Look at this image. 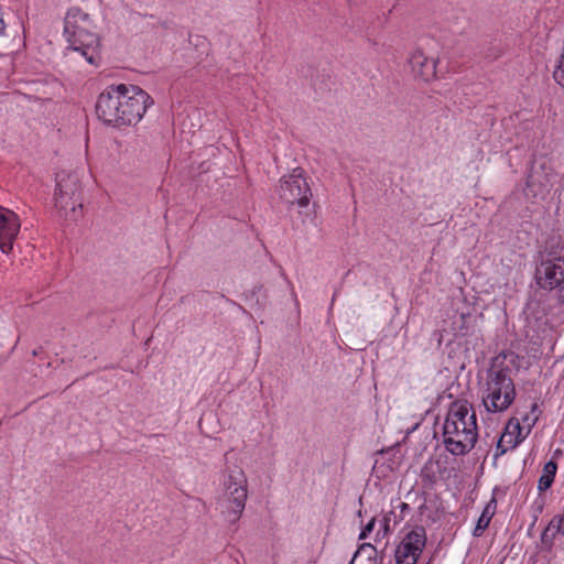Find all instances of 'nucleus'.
<instances>
[{"mask_svg":"<svg viewBox=\"0 0 564 564\" xmlns=\"http://www.w3.org/2000/svg\"><path fill=\"white\" fill-rule=\"evenodd\" d=\"M150 96L137 86H111L98 97L96 113L115 127L139 122L148 108Z\"/></svg>","mask_w":564,"mask_h":564,"instance_id":"1","label":"nucleus"},{"mask_svg":"<svg viewBox=\"0 0 564 564\" xmlns=\"http://www.w3.org/2000/svg\"><path fill=\"white\" fill-rule=\"evenodd\" d=\"M446 449L453 455H465L477 441L476 415H469L467 403H453L443 426Z\"/></svg>","mask_w":564,"mask_h":564,"instance_id":"2","label":"nucleus"},{"mask_svg":"<svg viewBox=\"0 0 564 564\" xmlns=\"http://www.w3.org/2000/svg\"><path fill=\"white\" fill-rule=\"evenodd\" d=\"M507 357L505 352L499 354L487 373L484 404L489 412L507 410L516 398L510 369L503 365Z\"/></svg>","mask_w":564,"mask_h":564,"instance_id":"3","label":"nucleus"},{"mask_svg":"<svg viewBox=\"0 0 564 564\" xmlns=\"http://www.w3.org/2000/svg\"><path fill=\"white\" fill-rule=\"evenodd\" d=\"M91 21L87 13L79 9H73L67 12L64 32L69 43L68 48L79 53L88 63L94 64L98 39L91 31Z\"/></svg>","mask_w":564,"mask_h":564,"instance_id":"4","label":"nucleus"},{"mask_svg":"<svg viewBox=\"0 0 564 564\" xmlns=\"http://www.w3.org/2000/svg\"><path fill=\"white\" fill-rule=\"evenodd\" d=\"M225 492L219 501L223 512L237 520L245 509L247 499V479L241 469L232 470L225 482Z\"/></svg>","mask_w":564,"mask_h":564,"instance_id":"5","label":"nucleus"},{"mask_svg":"<svg viewBox=\"0 0 564 564\" xmlns=\"http://www.w3.org/2000/svg\"><path fill=\"white\" fill-rule=\"evenodd\" d=\"M535 279L542 289H558L557 302L564 313V259L555 257L542 260L536 267Z\"/></svg>","mask_w":564,"mask_h":564,"instance_id":"6","label":"nucleus"},{"mask_svg":"<svg viewBox=\"0 0 564 564\" xmlns=\"http://www.w3.org/2000/svg\"><path fill=\"white\" fill-rule=\"evenodd\" d=\"M80 188L79 178L75 173L59 172L56 174L55 206L59 209L70 208L66 217L76 220L78 215L76 205L78 199L75 197Z\"/></svg>","mask_w":564,"mask_h":564,"instance_id":"7","label":"nucleus"},{"mask_svg":"<svg viewBox=\"0 0 564 564\" xmlns=\"http://www.w3.org/2000/svg\"><path fill=\"white\" fill-rule=\"evenodd\" d=\"M311 196V188L304 177L303 169H294L292 174L281 181L280 197L291 206L296 204L300 207H306Z\"/></svg>","mask_w":564,"mask_h":564,"instance_id":"8","label":"nucleus"},{"mask_svg":"<svg viewBox=\"0 0 564 564\" xmlns=\"http://www.w3.org/2000/svg\"><path fill=\"white\" fill-rule=\"evenodd\" d=\"M425 544V529L423 527H415L397 546L395 564H416Z\"/></svg>","mask_w":564,"mask_h":564,"instance_id":"9","label":"nucleus"},{"mask_svg":"<svg viewBox=\"0 0 564 564\" xmlns=\"http://www.w3.org/2000/svg\"><path fill=\"white\" fill-rule=\"evenodd\" d=\"M19 216L11 209L0 206V250L9 253L20 231Z\"/></svg>","mask_w":564,"mask_h":564,"instance_id":"10","label":"nucleus"},{"mask_svg":"<svg viewBox=\"0 0 564 564\" xmlns=\"http://www.w3.org/2000/svg\"><path fill=\"white\" fill-rule=\"evenodd\" d=\"M410 64L413 73L424 82L435 78L436 62L426 57L422 52H414L410 57Z\"/></svg>","mask_w":564,"mask_h":564,"instance_id":"11","label":"nucleus"},{"mask_svg":"<svg viewBox=\"0 0 564 564\" xmlns=\"http://www.w3.org/2000/svg\"><path fill=\"white\" fill-rule=\"evenodd\" d=\"M521 431L522 427L520 422L518 420L511 419L506 427V432L502 434L507 435L505 443L510 448H514L522 441Z\"/></svg>","mask_w":564,"mask_h":564,"instance_id":"12","label":"nucleus"},{"mask_svg":"<svg viewBox=\"0 0 564 564\" xmlns=\"http://www.w3.org/2000/svg\"><path fill=\"white\" fill-rule=\"evenodd\" d=\"M476 318L470 313H460L453 322L456 336H465L474 326Z\"/></svg>","mask_w":564,"mask_h":564,"instance_id":"13","label":"nucleus"},{"mask_svg":"<svg viewBox=\"0 0 564 564\" xmlns=\"http://www.w3.org/2000/svg\"><path fill=\"white\" fill-rule=\"evenodd\" d=\"M557 465L555 462L550 460L543 467V475L539 479V490L544 491L553 484Z\"/></svg>","mask_w":564,"mask_h":564,"instance_id":"14","label":"nucleus"},{"mask_svg":"<svg viewBox=\"0 0 564 564\" xmlns=\"http://www.w3.org/2000/svg\"><path fill=\"white\" fill-rule=\"evenodd\" d=\"M554 80L564 88V53L561 55L553 72Z\"/></svg>","mask_w":564,"mask_h":564,"instance_id":"15","label":"nucleus"},{"mask_svg":"<svg viewBox=\"0 0 564 564\" xmlns=\"http://www.w3.org/2000/svg\"><path fill=\"white\" fill-rule=\"evenodd\" d=\"M551 528L555 529V519H553L550 522L549 527L543 531V533L541 535V542L547 549H550L552 546L553 539H554V535H555V533L550 534Z\"/></svg>","mask_w":564,"mask_h":564,"instance_id":"16","label":"nucleus"},{"mask_svg":"<svg viewBox=\"0 0 564 564\" xmlns=\"http://www.w3.org/2000/svg\"><path fill=\"white\" fill-rule=\"evenodd\" d=\"M490 522V517H487L484 512L480 518L478 519L477 525L475 528L474 534L479 535V532L485 530Z\"/></svg>","mask_w":564,"mask_h":564,"instance_id":"17","label":"nucleus"},{"mask_svg":"<svg viewBox=\"0 0 564 564\" xmlns=\"http://www.w3.org/2000/svg\"><path fill=\"white\" fill-rule=\"evenodd\" d=\"M507 435H501L497 443L496 456L503 455L510 448L506 442Z\"/></svg>","mask_w":564,"mask_h":564,"instance_id":"18","label":"nucleus"},{"mask_svg":"<svg viewBox=\"0 0 564 564\" xmlns=\"http://www.w3.org/2000/svg\"><path fill=\"white\" fill-rule=\"evenodd\" d=\"M375 527V519H371L366 527L362 529V531L359 534V540H365L368 534L373 530Z\"/></svg>","mask_w":564,"mask_h":564,"instance_id":"19","label":"nucleus"},{"mask_svg":"<svg viewBox=\"0 0 564 564\" xmlns=\"http://www.w3.org/2000/svg\"><path fill=\"white\" fill-rule=\"evenodd\" d=\"M538 421V416L530 417L528 414H525L522 417V422L527 424L528 430L530 431L531 426L534 425V423Z\"/></svg>","mask_w":564,"mask_h":564,"instance_id":"20","label":"nucleus"},{"mask_svg":"<svg viewBox=\"0 0 564 564\" xmlns=\"http://www.w3.org/2000/svg\"><path fill=\"white\" fill-rule=\"evenodd\" d=\"M555 519V532H562L564 534V516L562 518Z\"/></svg>","mask_w":564,"mask_h":564,"instance_id":"21","label":"nucleus"},{"mask_svg":"<svg viewBox=\"0 0 564 564\" xmlns=\"http://www.w3.org/2000/svg\"><path fill=\"white\" fill-rule=\"evenodd\" d=\"M389 521H390V520H389V519H387V518H386V519H384V521H383V535H387V534H388V532H389V530H390V528H389Z\"/></svg>","mask_w":564,"mask_h":564,"instance_id":"22","label":"nucleus"},{"mask_svg":"<svg viewBox=\"0 0 564 564\" xmlns=\"http://www.w3.org/2000/svg\"><path fill=\"white\" fill-rule=\"evenodd\" d=\"M536 409H538V405L534 403V404L532 405V411H535Z\"/></svg>","mask_w":564,"mask_h":564,"instance_id":"23","label":"nucleus"},{"mask_svg":"<svg viewBox=\"0 0 564 564\" xmlns=\"http://www.w3.org/2000/svg\"><path fill=\"white\" fill-rule=\"evenodd\" d=\"M350 564H352V561L350 562Z\"/></svg>","mask_w":564,"mask_h":564,"instance_id":"24","label":"nucleus"}]
</instances>
